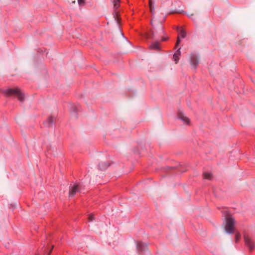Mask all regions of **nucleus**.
<instances>
[{"instance_id": "f03ea898", "label": "nucleus", "mask_w": 255, "mask_h": 255, "mask_svg": "<svg viewBox=\"0 0 255 255\" xmlns=\"http://www.w3.org/2000/svg\"><path fill=\"white\" fill-rule=\"evenodd\" d=\"M5 93L8 96L13 95L16 96L20 102H22L24 100V96L23 93L18 88L9 89Z\"/></svg>"}, {"instance_id": "7ed1b4c3", "label": "nucleus", "mask_w": 255, "mask_h": 255, "mask_svg": "<svg viewBox=\"0 0 255 255\" xmlns=\"http://www.w3.org/2000/svg\"><path fill=\"white\" fill-rule=\"evenodd\" d=\"M80 186L79 184H74L73 185H71L69 187V197H74L77 193L80 191Z\"/></svg>"}, {"instance_id": "f3484780", "label": "nucleus", "mask_w": 255, "mask_h": 255, "mask_svg": "<svg viewBox=\"0 0 255 255\" xmlns=\"http://www.w3.org/2000/svg\"><path fill=\"white\" fill-rule=\"evenodd\" d=\"M153 3L151 0H149V5L150 7V10L152 13H154V7L152 6Z\"/></svg>"}, {"instance_id": "f8f14e48", "label": "nucleus", "mask_w": 255, "mask_h": 255, "mask_svg": "<svg viewBox=\"0 0 255 255\" xmlns=\"http://www.w3.org/2000/svg\"><path fill=\"white\" fill-rule=\"evenodd\" d=\"M145 248V245L141 242L138 243L137 244V249L139 251H142Z\"/></svg>"}, {"instance_id": "1a4fd4ad", "label": "nucleus", "mask_w": 255, "mask_h": 255, "mask_svg": "<svg viewBox=\"0 0 255 255\" xmlns=\"http://www.w3.org/2000/svg\"><path fill=\"white\" fill-rule=\"evenodd\" d=\"M157 32V31H154L153 30H151L150 32L146 33L145 34V37L147 39H153L154 38L155 34Z\"/></svg>"}, {"instance_id": "9b49d317", "label": "nucleus", "mask_w": 255, "mask_h": 255, "mask_svg": "<svg viewBox=\"0 0 255 255\" xmlns=\"http://www.w3.org/2000/svg\"><path fill=\"white\" fill-rule=\"evenodd\" d=\"M109 166L108 162H102L99 164V168L101 170L106 169Z\"/></svg>"}, {"instance_id": "9d476101", "label": "nucleus", "mask_w": 255, "mask_h": 255, "mask_svg": "<svg viewBox=\"0 0 255 255\" xmlns=\"http://www.w3.org/2000/svg\"><path fill=\"white\" fill-rule=\"evenodd\" d=\"M180 48H179L178 49V50L173 55V59H174V61H175L176 63H177L179 60V56L180 54Z\"/></svg>"}, {"instance_id": "a211bd4d", "label": "nucleus", "mask_w": 255, "mask_h": 255, "mask_svg": "<svg viewBox=\"0 0 255 255\" xmlns=\"http://www.w3.org/2000/svg\"><path fill=\"white\" fill-rule=\"evenodd\" d=\"M241 236L239 233H237L235 236V241L238 242L241 239Z\"/></svg>"}, {"instance_id": "b1692460", "label": "nucleus", "mask_w": 255, "mask_h": 255, "mask_svg": "<svg viewBox=\"0 0 255 255\" xmlns=\"http://www.w3.org/2000/svg\"><path fill=\"white\" fill-rule=\"evenodd\" d=\"M167 39H168V37H162V41H165V40H166Z\"/></svg>"}, {"instance_id": "393cba45", "label": "nucleus", "mask_w": 255, "mask_h": 255, "mask_svg": "<svg viewBox=\"0 0 255 255\" xmlns=\"http://www.w3.org/2000/svg\"><path fill=\"white\" fill-rule=\"evenodd\" d=\"M150 22H151V25L154 27V25H153V20H151Z\"/></svg>"}, {"instance_id": "a878e982", "label": "nucleus", "mask_w": 255, "mask_h": 255, "mask_svg": "<svg viewBox=\"0 0 255 255\" xmlns=\"http://www.w3.org/2000/svg\"><path fill=\"white\" fill-rule=\"evenodd\" d=\"M177 29L178 30H179V27H177Z\"/></svg>"}, {"instance_id": "dca6fc26", "label": "nucleus", "mask_w": 255, "mask_h": 255, "mask_svg": "<svg viewBox=\"0 0 255 255\" xmlns=\"http://www.w3.org/2000/svg\"><path fill=\"white\" fill-rule=\"evenodd\" d=\"M179 30H180V31H179L180 36L182 38H184L186 36V33H185V31L182 29H180Z\"/></svg>"}, {"instance_id": "39448f33", "label": "nucleus", "mask_w": 255, "mask_h": 255, "mask_svg": "<svg viewBox=\"0 0 255 255\" xmlns=\"http://www.w3.org/2000/svg\"><path fill=\"white\" fill-rule=\"evenodd\" d=\"M190 63L191 64L195 67L199 63V59L197 56L193 54H192L190 56Z\"/></svg>"}, {"instance_id": "ddd939ff", "label": "nucleus", "mask_w": 255, "mask_h": 255, "mask_svg": "<svg viewBox=\"0 0 255 255\" xmlns=\"http://www.w3.org/2000/svg\"><path fill=\"white\" fill-rule=\"evenodd\" d=\"M204 177L205 179L211 180L212 178V174L209 172H205L203 174Z\"/></svg>"}, {"instance_id": "6ab92c4d", "label": "nucleus", "mask_w": 255, "mask_h": 255, "mask_svg": "<svg viewBox=\"0 0 255 255\" xmlns=\"http://www.w3.org/2000/svg\"><path fill=\"white\" fill-rule=\"evenodd\" d=\"M78 111L77 108L74 105H71V111L74 113H76Z\"/></svg>"}, {"instance_id": "423d86ee", "label": "nucleus", "mask_w": 255, "mask_h": 255, "mask_svg": "<svg viewBox=\"0 0 255 255\" xmlns=\"http://www.w3.org/2000/svg\"><path fill=\"white\" fill-rule=\"evenodd\" d=\"M178 118L182 120L184 123L186 124H190V120L188 118L185 116L182 113L180 112L178 114Z\"/></svg>"}, {"instance_id": "2eb2a0df", "label": "nucleus", "mask_w": 255, "mask_h": 255, "mask_svg": "<svg viewBox=\"0 0 255 255\" xmlns=\"http://www.w3.org/2000/svg\"><path fill=\"white\" fill-rule=\"evenodd\" d=\"M157 28H158V30L159 34H164V32L163 29V27L162 26L161 24H159Z\"/></svg>"}, {"instance_id": "4be33fe9", "label": "nucleus", "mask_w": 255, "mask_h": 255, "mask_svg": "<svg viewBox=\"0 0 255 255\" xmlns=\"http://www.w3.org/2000/svg\"><path fill=\"white\" fill-rule=\"evenodd\" d=\"M78 2L79 4H82L84 2V0H78Z\"/></svg>"}, {"instance_id": "20e7f679", "label": "nucleus", "mask_w": 255, "mask_h": 255, "mask_svg": "<svg viewBox=\"0 0 255 255\" xmlns=\"http://www.w3.org/2000/svg\"><path fill=\"white\" fill-rule=\"evenodd\" d=\"M244 241L246 245L248 247L250 251H252L254 249L255 245L251 238L248 235H245L244 236Z\"/></svg>"}, {"instance_id": "412c9836", "label": "nucleus", "mask_w": 255, "mask_h": 255, "mask_svg": "<svg viewBox=\"0 0 255 255\" xmlns=\"http://www.w3.org/2000/svg\"><path fill=\"white\" fill-rule=\"evenodd\" d=\"M88 219H89V221H93V220H94V217H93V215H90V216H89V217Z\"/></svg>"}, {"instance_id": "6e6552de", "label": "nucleus", "mask_w": 255, "mask_h": 255, "mask_svg": "<svg viewBox=\"0 0 255 255\" xmlns=\"http://www.w3.org/2000/svg\"><path fill=\"white\" fill-rule=\"evenodd\" d=\"M54 121V118L53 116L48 117L47 121L44 122V124L46 127H50Z\"/></svg>"}, {"instance_id": "5701e85b", "label": "nucleus", "mask_w": 255, "mask_h": 255, "mask_svg": "<svg viewBox=\"0 0 255 255\" xmlns=\"http://www.w3.org/2000/svg\"><path fill=\"white\" fill-rule=\"evenodd\" d=\"M53 247H54V246H52L51 249L50 250V251L48 252L47 255H50V254L52 252V249H53Z\"/></svg>"}, {"instance_id": "4468645a", "label": "nucleus", "mask_w": 255, "mask_h": 255, "mask_svg": "<svg viewBox=\"0 0 255 255\" xmlns=\"http://www.w3.org/2000/svg\"><path fill=\"white\" fill-rule=\"evenodd\" d=\"M120 0H114L113 3H114V7L115 9H117L119 6V2Z\"/></svg>"}, {"instance_id": "aec40b11", "label": "nucleus", "mask_w": 255, "mask_h": 255, "mask_svg": "<svg viewBox=\"0 0 255 255\" xmlns=\"http://www.w3.org/2000/svg\"><path fill=\"white\" fill-rule=\"evenodd\" d=\"M180 43V38H179V36H178L177 37V41H176V45L175 46H177Z\"/></svg>"}, {"instance_id": "f257e3e1", "label": "nucleus", "mask_w": 255, "mask_h": 255, "mask_svg": "<svg viewBox=\"0 0 255 255\" xmlns=\"http://www.w3.org/2000/svg\"><path fill=\"white\" fill-rule=\"evenodd\" d=\"M225 219V231L227 233L229 234H233L234 231V219L230 215H227Z\"/></svg>"}, {"instance_id": "0eeeda50", "label": "nucleus", "mask_w": 255, "mask_h": 255, "mask_svg": "<svg viewBox=\"0 0 255 255\" xmlns=\"http://www.w3.org/2000/svg\"><path fill=\"white\" fill-rule=\"evenodd\" d=\"M159 42L156 41L153 42L150 46L149 48L152 50H159L160 49Z\"/></svg>"}]
</instances>
